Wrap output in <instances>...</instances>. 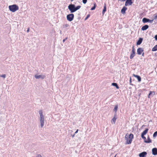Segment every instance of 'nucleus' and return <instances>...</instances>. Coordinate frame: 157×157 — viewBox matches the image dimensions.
I'll return each instance as SVG.
<instances>
[{
	"instance_id": "24",
	"label": "nucleus",
	"mask_w": 157,
	"mask_h": 157,
	"mask_svg": "<svg viewBox=\"0 0 157 157\" xmlns=\"http://www.w3.org/2000/svg\"><path fill=\"white\" fill-rule=\"evenodd\" d=\"M106 5H105L104 6V9L103 10V11H102V14H104L105 12L106 11Z\"/></svg>"
},
{
	"instance_id": "5",
	"label": "nucleus",
	"mask_w": 157,
	"mask_h": 157,
	"mask_svg": "<svg viewBox=\"0 0 157 157\" xmlns=\"http://www.w3.org/2000/svg\"><path fill=\"white\" fill-rule=\"evenodd\" d=\"M74 16L73 14H69L67 16V19L68 21H71L73 20Z\"/></svg>"
},
{
	"instance_id": "11",
	"label": "nucleus",
	"mask_w": 157,
	"mask_h": 157,
	"mask_svg": "<svg viewBox=\"0 0 157 157\" xmlns=\"http://www.w3.org/2000/svg\"><path fill=\"white\" fill-rule=\"evenodd\" d=\"M152 154L155 155H157V149L156 148H154L152 150Z\"/></svg>"
},
{
	"instance_id": "32",
	"label": "nucleus",
	"mask_w": 157,
	"mask_h": 157,
	"mask_svg": "<svg viewBox=\"0 0 157 157\" xmlns=\"http://www.w3.org/2000/svg\"><path fill=\"white\" fill-rule=\"evenodd\" d=\"M155 38L156 40H157V35H156L155 36Z\"/></svg>"
},
{
	"instance_id": "35",
	"label": "nucleus",
	"mask_w": 157,
	"mask_h": 157,
	"mask_svg": "<svg viewBox=\"0 0 157 157\" xmlns=\"http://www.w3.org/2000/svg\"><path fill=\"white\" fill-rule=\"evenodd\" d=\"M74 0H71V1H73Z\"/></svg>"
},
{
	"instance_id": "29",
	"label": "nucleus",
	"mask_w": 157,
	"mask_h": 157,
	"mask_svg": "<svg viewBox=\"0 0 157 157\" xmlns=\"http://www.w3.org/2000/svg\"><path fill=\"white\" fill-rule=\"evenodd\" d=\"M36 157H42L40 155L38 154L37 155Z\"/></svg>"
},
{
	"instance_id": "3",
	"label": "nucleus",
	"mask_w": 157,
	"mask_h": 157,
	"mask_svg": "<svg viewBox=\"0 0 157 157\" xmlns=\"http://www.w3.org/2000/svg\"><path fill=\"white\" fill-rule=\"evenodd\" d=\"M68 8L71 13H73L79 9L81 6H78L76 7L74 4H71L68 6Z\"/></svg>"
},
{
	"instance_id": "19",
	"label": "nucleus",
	"mask_w": 157,
	"mask_h": 157,
	"mask_svg": "<svg viewBox=\"0 0 157 157\" xmlns=\"http://www.w3.org/2000/svg\"><path fill=\"white\" fill-rule=\"evenodd\" d=\"M111 85L112 86H115L117 89H118L119 88V87L118 86V85L116 83H112Z\"/></svg>"
},
{
	"instance_id": "22",
	"label": "nucleus",
	"mask_w": 157,
	"mask_h": 157,
	"mask_svg": "<svg viewBox=\"0 0 157 157\" xmlns=\"http://www.w3.org/2000/svg\"><path fill=\"white\" fill-rule=\"evenodd\" d=\"M135 53H132L130 56V58L131 59H132L135 56Z\"/></svg>"
},
{
	"instance_id": "27",
	"label": "nucleus",
	"mask_w": 157,
	"mask_h": 157,
	"mask_svg": "<svg viewBox=\"0 0 157 157\" xmlns=\"http://www.w3.org/2000/svg\"><path fill=\"white\" fill-rule=\"evenodd\" d=\"M87 1V0H82V2L84 4H86Z\"/></svg>"
},
{
	"instance_id": "23",
	"label": "nucleus",
	"mask_w": 157,
	"mask_h": 157,
	"mask_svg": "<svg viewBox=\"0 0 157 157\" xmlns=\"http://www.w3.org/2000/svg\"><path fill=\"white\" fill-rule=\"evenodd\" d=\"M117 109H118V106L117 105H116L114 107V108L113 109V111H114L116 113L117 111Z\"/></svg>"
},
{
	"instance_id": "2",
	"label": "nucleus",
	"mask_w": 157,
	"mask_h": 157,
	"mask_svg": "<svg viewBox=\"0 0 157 157\" xmlns=\"http://www.w3.org/2000/svg\"><path fill=\"white\" fill-rule=\"evenodd\" d=\"M39 114V121L40 127L42 128L44 124V116L42 110H40L38 112Z\"/></svg>"
},
{
	"instance_id": "34",
	"label": "nucleus",
	"mask_w": 157,
	"mask_h": 157,
	"mask_svg": "<svg viewBox=\"0 0 157 157\" xmlns=\"http://www.w3.org/2000/svg\"><path fill=\"white\" fill-rule=\"evenodd\" d=\"M157 17V15L155 16V18H156Z\"/></svg>"
},
{
	"instance_id": "13",
	"label": "nucleus",
	"mask_w": 157,
	"mask_h": 157,
	"mask_svg": "<svg viewBox=\"0 0 157 157\" xmlns=\"http://www.w3.org/2000/svg\"><path fill=\"white\" fill-rule=\"evenodd\" d=\"M127 10V8L124 6L123 7L121 10V13L123 14H124L125 13V11Z\"/></svg>"
},
{
	"instance_id": "30",
	"label": "nucleus",
	"mask_w": 157,
	"mask_h": 157,
	"mask_svg": "<svg viewBox=\"0 0 157 157\" xmlns=\"http://www.w3.org/2000/svg\"><path fill=\"white\" fill-rule=\"evenodd\" d=\"M1 77H3L4 78H5L6 77V75H3L1 76Z\"/></svg>"
},
{
	"instance_id": "16",
	"label": "nucleus",
	"mask_w": 157,
	"mask_h": 157,
	"mask_svg": "<svg viewBox=\"0 0 157 157\" xmlns=\"http://www.w3.org/2000/svg\"><path fill=\"white\" fill-rule=\"evenodd\" d=\"M148 129L147 128L145 129L143 132L141 133V136H144L145 135H146L148 132Z\"/></svg>"
},
{
	"instance_id": "33",
	"label": "nucleus",
	"mask_w": 157,
	"mask_h": 157,
	"mask_svg": "<svg viewBox=\"0 0 157 157\" xmlns=\"http://www.w3.org/2000/svg\"><path fill=\"white\" fill-rule=\"evenodd\" d=\"M78 130L77 129L76 131L75 132V133H76L78 132Z\"/></svg>"
},
{
	"instance_id": "21",
	"label": "nucleus",
	"mask_w": 157,
	"mask_h": 157,
	"mask_svg": "<svg viewBox=\"0 0 157 157\" xmlns=\"http://www.w3.org/2000/svg\"><path fill=\"white\" fill-rule=\"evenodd\" d=\"M152 51H157V44L155 45L152 49Z\"/></svg>"
},
{
	"instance_id": "14",
	"label": "nucleus",
	"mask_w": 157,
	"mask_h": 157,
	"mask_svg": "<svg viewBox=\"0 0 157 157\" xmlns=\"http://www.w3.org/2000/svg\"><path fill=\"white\" fill-rule=\"evenodd\" d=\"M147 154V153L146 152H143L141 153H140L139 155L140 157H144L146 156Z\"/></svg>"
},
{
	"instance_id": "25",
	"label": "nucleus",
	"mask_w": 157,
	"mask_h": 157,
	"mask_svg": "<svg viewBox=\"0 0 157 157\" xmlns=\"http://www.w3.org/2000/svg\"><path fill=\"white\" fill-rule=\"evenodd\" d=\"M157 136V131L155 132L153 134V137L155 138Z\"/></svg>"
},
{
	"instance_id": "28",
	"label": "nucleus",
	"mask_w": 157,
	"mask_h": 157,
	"mask_svg": "<svg viewBox=\"0 0 157 157\" xmlns=\"http://www.w3.org/2000/svg\"><path fill=\"white\" fill-rule=\"evenodd\" d=\"M132 53H135V50H134V48H133V49H132Z\"/></svg>"
},
{
	"instance_id": "6",
	"label": "nucleus",
	"mask_w": 157,
	"mask_h": 157,
	"mask_svg": "<svg viewBox=\"0 0 157 157\" xmlns=\"http://www.w3.org/2000/svg\"><path fill=\"white\" fill-rule=\"evenodd\" d=\"M142 138L144 140V141L145 143H149L151 142V140L150 139V137L149 136L147 137V139L146 140L145 137L144 136H141Z\"/></svg>"
},
{
	"instance_id": "9",
	"label": "nucleus",
	"mask_w": 157,
	"mask_h": 157,
	"mask_svg": "<svg viewBox=\"0 0 157 157\" xmlns=\"http://www.w3.org/2000/svg\"><path fill=\"white\" fill-rule=\"evenodd\" d=\"M153 21V19L152 20H150L146 18H144L142 19V21L144 23H145L147 22L150 23L152 22Z\"/></svg>"
},
{
	"instance_id": "26",
	"label": "nucleus",
	"mask_w": 157,
	"mask_h": 157,
	"mask_svg": "<svg viewBox=\"0 0 157 157\" xmlns=\"http://www.w3.org/2000/svg\"><path fill=\"white\" fill-rule=\"evenodd\" d=\"M94 6L93 7H92L91 8V10H94L95 9V8H96V4L95 3H94Z\"/></svg>"
},
{
	"instance_id": "17",
	"label": "nucleus",
	"mask_w": 157,
	"mask_h": 157,
	"mask_svg": "<svg viewBox=\"0 0 157 157\" xmlns=\"http://www.w3.org/2000/svg\"><path fill=\"white\" fill-rule=\"evenodd\" d=\"M148 28V26L147 25H145L143 26L141 28V30L142 31L146 30Z\"/></svg>"
},
{
	"instance_id": "18",
	"label": "nucleus",
	"mask_w": 157,
	"mask_h": 157,
	"mask_svg": "<svg viewBox=\"0 0 157 157\" xmlns=\"http://www.w3.org/2000/svg\"><path fill=\"white\" fill-rule=\"evenodd\" d=\"M155 92L154 91H150L148 95V98H150L151 97L154 95Z\"/></svg>"
},
{
	"instance_id": "8",
	"label": "nucleus",
	"mask_w": 157,
	"mask_h": 157,
	"mask_svg": "<svg viewBox=\"0 0 157 157\" xmlns=\"http://www.w3.org/2000/svg\"><path fill=\"white\" fill-rule=\"evenodd\" d=\"M132 0H126L125 4V6H128L132 5L133 3Z\"/></svg>"
},
{
	"instance_id": "31",
	"label": "nucleus",
	"mask_w": 157,
	"mask_h": 157,
	"mask_svg": "<svg viewBox=\"0 0 157 157\" xmlns=\"http://www.w3.org/2000/svg\"><path fill=\"white\" fill-rule=\"evenodd\" d=\"M90 17L89 15H88L86 18H85V20H86Z\"/></svg>"
},
{
	"instance_id": "10",
	"label": "nucleus",
	"mask_w": 157,
	"mask_h": 157,
	"mask_svg": "<svg viewBox=\"0 0 157 157\" xmlns=\"http://www.w3.org/2000/svg\"><path fill=\"white\" fill-rule=\"evenodd\" d=\"M34 76L36 79H43L44 78V76L42 75H36Z\"/></svg>"
},
{
	"instance_id": "12",
	"label": "nucleus",
	"mask_w": 157,
	"mask_h": 157,
	"mask_svg": "<svg viewBox=\"0 0 157 157\" xmlns=\"http://www.w3.org/2000/svg\"><path fill=\"white\" fill-rule=\"evenodd\" d=\"M117 119V117L116 116H115L112 119L111 121V123L113 124H114L115 123L116 120Z\"/></svg>"
},
{
	"instance_id": "4",
	"label": "nucleus",
	"mask_w": 157,
	"mask_h": 157,
	"mask_svg": "<svg viewBox=\"0 0 157 157\" xmlns=\"http://www.w3.org/2000/svg\"><path fill=\"white\" fill-rule=\"evenodd\" d=\"M8 7L9 10L12 12H14L19 9L18 6L16 4L9 6Z\"/></svg>"
},
{
	"instance_id": "15",
	"label": "nucleus",
	"mask_w": 157,
	"mask_h": 157,
	"mask_svg": "<svg viewBox=\"0 0 157 157\" xmlns=\"http://www.w3.org/2000/svg\"><path fill=\"white\" fill-rule=\"evenodd\" d=\"M143 40V39L142 38H139L138 40L136 42L137 45H140L142 42Z\"/></svg>"
},
{
	"instance_id": "20",
	"label": "nucleus",
	"mask_w": 157,
	"mask_h": 157,
	"mask_svg": "<svg viewBox=\"0 0 157 157\" xmlns=\"http://www.w3.org/2000/svg\"><path fill=\"white\" fill-rule=\"evenodd\" d=\"M134 76L137 78L139 82H140L141 81V78L140 77L137 75H134Z\"/></svg>"
},
{
	"instance_id": "1",
	"label": "nucleus",
	"mask_w": 157,
	"mask_h": 157,
	"mask_svg": "<svg viewBox=\"0 0 157 157\" xmlns=\"http://www.w3.org/2000/svg\"><path fill=\"white\" fill-rule=\"evenodd\" d=\"M134 135L132 134L131 133L126 134L124 137L126 144H131Z\"/></svg>"
},
{
	"instance_id": "7",
	"label": "nucleus",
	"mask_w": 157,
	"mask_h": 157,
	"mask_svg": "<svg viewBox=\"0 0 157 157\" xmlns=\"http://www.w3.org/2000/svg\"><path fill=\"white\" fill-rule=\"evenodd\" d=\"M137 53L139 55H140L142 54L143 56L144 55V49L143 48H140L137 49Z\"/></svg>"
}]
</instances>
